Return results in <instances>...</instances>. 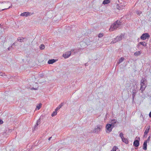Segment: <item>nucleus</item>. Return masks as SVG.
I'll list each match as a JSON object with an SVG mask.
<instances>
[{
  "label": "nucleus",
  "mask_w": 151,
  "mask_h": 151,
  "mask_svg": "<svg viewBox=\"0 0 151 151\" xmlns=\"http://www.w3.org/2000/svg\"><path fill=\"white\" fill-rule=\"evenodd\" d=\"M114 127H113L112 124H107L106 126V131L107 133H109L111 132L112 129Z\"/></svg>",
  "instance_id": "obj_2"
},
{
  "label": "nucleus",
  "mask_w": 151,
  "mask_h": 151,
  "mask_svg": "<svg viewBox=\"0 0 151 151\" xmlns=\"http://www.w3.org/2000/svg\"><path fill=\"white\" fill-rule=\"evenodd\" d=\"M124 60V58L122 57L120 58L118 62L117 63V64H119L120 63L122 62Z\"/></svg>",
  "instance_id": "obj_20"
},
{
  "label": "nucleus",
  "mask_w": 151,
  "mask_h": 151,
  "mask_svg": "<svg viewBox=\"0 0 151 151\" xmlns=\"http://www.w3.org/2000/svg\"><path fill=\"white\" fill-rule=\"evenodd\" d=\"M7 3L8 4V3H10V2H7Z\"/></svg>",
  "instance_id": "obj_42"
},
{
  "label": "nucleus",
  "mask_w": 151,
  "mask_h": 151,
  "mask_svg": "<svg viewBox=\"0 0 151 151\" xmlns=\"http://www.w3.org/2000/svg\"><path fill=\"white\" fill-rule=\"evenodd\" d=\"M123 37L124 35L122 34L120 35V36H117L116 38L114 39L111 41V44L114 43L118 41H119L122 40Z\"/></svg>",
  "instance_id": "obj_5"
},
{
  "label": "nucleus",
  "mask_w": 151,
  "mask_h": 151,
  "mask_svg": "<svg viewBox=\"0 0 151 151\" xmlns=\"http://www.w3.org/2000/svg\"><path fill=\"white\" fill-rule=\"evenodd\" d=\"M42 105V104L40 103V104L37 105L36 106V110L37 109L39 110L40 109V108H41V106Z\"/></svg>",
  "instance_id": "obj_23"
},
{
  "label": "nucleus",
  "mask_w": 151,
  "mask_h": 151,
  "mask_svg": "<svg viewBox=\"0 0 151 151\" xmlns=\"http://www.w3.org/2000/svg\"><path fill=\"white\" fill-rule=\"evenodd\" d=\"M140 85L141 87L140 90L142 92L143 91L145 90V88H146L147 86V84L143 83L142 82H141Z\"/></svg>",
  "instance_id": "obj_8"
},
{
  "label": "nucleus",
  "mask_w": 151,
  "mask_h": 151,
  "mask_svg": "<svg viewBox=\"0 0 151 151\" xmlns=\"http://www.w3.org/2000/svg\"><path fill=\"white\" fill-rule=\"evenodd\" d=\"M12 46H11V47H9L8 48V49L9 50H10V49H11L12 48Z\"/></svg>",
  "instance_id": "obj_39"
},
{
  "label": "nucleus",
  "mask_w": 151,
  "mask_h": 151,
  "mask_svg": "<svg viewBox=\"0 0 151 151\" xmlns=\"http://www.w3.org/2000/svg\"><path fill=\"white\" fill-rule=\"evenodd\" d=\"M12 7V5H11V6H10L8 8H6V9H2V10L3 11V10H4L5 9H8L9 8H11Z\"/></svg>",
  "instance_id": "obj_33"
},
{
  "label": "nucleus",
  "mask_w": 151,
  "mask_h": 151,
  "mask_svg": "<svg viewBox=\"0 0 151 151\" xmlns=\"http://www.w3.org/2000/svg\"><path fill=\"white\" fill-rule=\"evenodd\" d=\"M32 89L35 90H37V88H32Z\"/></svg>",
  "instance_id": "obj_37"
},
{
  "label": "nucleus",
  "mask_w": 151,
  "mask_h": 151,
  "mask_svg": "<svg viewBox=\"0 0 151 151\" xmlns=\"http://www.w3.org/2000/svg\"><path fill=\"white\" fill-rule=\"evenodd\" d=\"M150 137L149 136V137H148L147 139V140H146V141H147V142H149L150 141Z\"/></svg>",
  "instance_id": "obj_34"
},
{
  "label": "nucleus",
  "mask_w": 151,
  "mask_h": 151,
  "mask_svg": "<svg viewBox=\"0 0 151 151\" xmlns=\"http://www.w3.org/2000/svg\"><path fill=\"white\" fill-rule=\"evenodd\" d=\"M147 141H145L143 144V149L145 150L147 149Z\"/></svg>",
  "instance_id": "obj_13"
},
{
  "label": "nucleus",
  "mask_w": 151,
  "mask_h": 151,
  "mask_svg": "<svg viewBox=\"0 0 151 151\" xmlns=\"http://www.w3.org/2000/svg\"><path fill=\"white\" fill-rule=\"evenodd\" d=\"M17 40L19 41L22 42L25 41H26L27 38H23L22 37H19L17 38Z\"/></svg>",
  "instance_id": "obj_11"
},
{
  "label": "nucleus",
  "mask_w": 151,
  "mask_h": 151,
  "mask_svg": "<svg viewBox=\"0 0 151 151\" xmlns=\"http://www.w3.org/2000/svg\"><path fill=\"white\" fill-rule=\"evenodd\" d=\"M57 114V111L55 110V111L53 112L51 114V116L52 117H53L55 115H56Z\"/></svg>",
  "instance_id": "obj_24"
},
{
  "label": "nucleus",
  "mask_w": 151,
  "mask_h": 151,
  "mask_svg": "<svg viewBox=\"0 0 151 151\" xmlns=\"http://www.w3.org/2000/svg\"><path fill=\"white\" fill-rule=\"evenodd\" d=\"M86 64H85V66H86Z\"/></svg>",
  "instance_id": "obj_43"
},
{
  "label": "nucleus",
  "mask_w": 151,
  "mask_h": 151,
  "mask_svg": "<svg viewBox=\"0 0 151 151\" xmlns=\"http://www.w3.org/2000/svg\"><path fill=\"white\" fill-rule=\"evenodd\" d=\"M122 140L123 142H124L126 144H128L129 143V141L127 138L124 137Z\"/></svg>",
  "instance_id": "obj_18"
},
{
  "label": "nucleus",
  "mask_w": 151,
  "mask_h": 151,
  "mask_svg": "<svg viewBox=\"0 0 151 151\" xmlns=\"http://www.w3.org/2000/svg\"><path fill=\"white\" fill-rule=\"evenodd\" d=\"M45 46L43 44L41 45L40 47V49L41 50H43L45 48Z\"/></svg>",
  "instance_id": "obj_25"
},
{
  "label": "nucleus",
  "mask_w": 151,
  "mask_h": 151,
  "mask_svg": "<svg viewBox=\"0 0 151 151\" xmlns=\"http://www.w3.org/2000/svg\"><path fill=\"white\" fill-rule=\"evenodd\" d=\"M61 108L60 107L58 106L55 109V110L57 111L59 109Z\"/></svg>",
  "instance_id": "obj_32"
},
{
  "label": "nucleus",
  "mask_w": 151,
  "mask_h": 151,
  "mask_svg": "<svg viewBox=\"0 0 151 151\" xmlns=\"http://www.w3.org/2000/svg\"><path fill=\"white\" fill-rule=\"evenodd\" d=\"M110 2V0H105L103 2L102 4H107L109 3Z\"/></svg>",
  "instance_id": "obj_19"
},
{
  "label": "nucleus",
  "mask_w": 151,
  "mask_h": 151,
  "mask_svg": "<svg viewBox=\"0 0 151 151\" xmlns=\"http://www.w3.org/2000/svg\"><path fill=\"white\" fill-rule=\"evenodd\" d=\"M140 45H142L144 46H146L147 45V43L145 42H140L138 43V45L139 46Z\"/></svg>",
  "instance_id": "obj_16"
},
{
  "label": "nucleus",
  "mask_w": 151,
  "mask_h": 151,
  "mask_svg": "<svg viewBox=\"0 0 151 151\" xmlns=\"http://www.w3.org/2000/svg\"><path fill=\"white\" fill-rule=\"evenodd\" d=\"M3 123V121L0 119V124H2Z\"/></svg>",
  "instance_id": "obj_35"
},
{
  "label": "nucleus",
  "mask_w": 151,
  "mask_h": 151,
  "mask_svg": "<svg viewBox=\"0 0 151 151\" xmlns=\"http://www.w3.org/2000/svg\"><path fill=\"white\" fill-rule=\"evenodd\" d=\"M57 60L54 59L49 60L48 61V63L49 64H52L56 62Z\"/></svg>",
  "instance_id": "obj_14"
},
{
  "label": "nucleus",
  "mask_w": 151,
  "mask_h": 151,
  "mask_svg": "<svg viewBox=\"0 0 151 151\" xmlns=\"http://www.w3.org/2000/svg\"><path fill=\"white\" fill-rule=\"evenodd\" d=\"M141 82H142L143 83L147 84V81L146 78H142Z\"/></svg>",
  "instance_id": "obj_21"
},
{
  "label": "nucleus",
  "mask_w": 151,
  "mask_h": 151,
  "mask_svg": "<svg viewBox=\"0 0 151 151\" xmlns=\"http://www.w3.org/2000/svg\"><path fill=\"white\" fill-rule=\"evenodd\" d=\"M0 76H6L5 73L0 72Z\"/></svg>",
  "instance_id": "obj_30"
},
{
  "label": "nucleus",
  "mask_w": 151,
  "mask_h": 151,
  "mask_svg": "<svg viewBox=\"0 0 151 151\" xmlns=\"http://www.w3.org/2000/svg\"><path fill=\"white\" fill-rule=\"evenodd\" d=\"M141 53V51L136 52L134 53V55L136 56H137L140 55Z\"/></svg>",
  "instance_id": "obj_22"
},
{
  "label": "nucleus",
  "mask_w": 151,
  "mask_h": 151,
  "mask_svg": "<svg viewBox=\"0 0 151 151\" xmlns=\"http://www.w3.org/2000/svg\"><path fill=\"white\" fill-rule=\"evenodd\" d=\"M40 119H39L37 121V122L36 123V124L35 126V128H36L37 126L40 124Z\"/></svg>",
  "instance_id": "obj_17"
},
{
  "label": "nucleus",
  "mask_w": 151,
  "mask_h": 151,
  "mask_svg": "<svg viewBox=\"0 0 151 151\" xmlns=\"http://www.w3.org/2000/svg\"><path fill=\"white\" fill-rule=\"evenodd\" d=\"M135 94H136V93L135 92H133L132 96V98H133V100L134 99V97H135Z\"/></svg>",
  "instance_id": "obj_29"
},
{
  "label": "nucleus",
  "mask_w": 151,
  "mask_h": 151,
  "mask_svg": "<svg viewBox=\"0 0 151 151\" xmlns=\"http://www.w3.org/2000/svg\"><path fill=\"white\" fill-rule=\"evenodd\" d=\"M102 128V125H99L94 128L92 132L98 133L101 131Z\"/></svg>",
  "instance_id": "obj_3"
},
{
  "label": "nucleus",
  "mask_w": 151,
  "mask_h": 151,
  "mask_svg": "<svg viewBox=\"0 0 151 151\" xmlns=\"http://www.w3.org/2000/svg\"><path fill=\"white\" fill-rule=\"evenodd\" d=\"M103 34L101 33H100L99 34L98 37L99 38L103 36Z\"/></svg>",
  "instance_id": "obj_31"
},
{
  "label": "nucleus",
  "mask_w": 151,
  "mask_h": 151,
  "mask_svg": "<svg viewBox=\"0 0 151 151\" xmlns=\"http://www.w3.org/2000/svg\"><path fill=\"white\" fill-rule=\"evenodd\" d=\"M119 137L122 139L124 137V134L122 132H120L119 134Z\"/></svg>",
  "instance_id": "obj_26"
},
{
  "label": "nucleus",
  "mask_w": 151,
  "mask_h": 151,
  "mask_svg": "<svg viewBox=\"0 0 151 151\" xmlns=\"http://www.w3.org/2000/svg\"><path fill=\"white\" fill-rule=\"evenodd\" d=\"M126 5V2L121 3L117 5L116 8L119 10H122L125 8Z\"/></svg>",
  "instance_id": "obj_4"
},
{
  "label": "nucleus",
  "mask_w": 151,
  "mask_h": 151,
  "mask_svg": "<svg viewBox=\"0 0 151 151\" xmlns=\"http://www.w3.org/2000/svg\"><path fill=\"white\" fill-rule=\"evenodd\" d=\"M32 15V14L29 12H25L21 13L20 14V16L24 17H27L31 15Z\"/></svg>",
  "instance_id": "obj_9"
},
{
  "label": "nucleus",
  "mask_w": 151,
  "mask_h": 151,
  "mask_svg": "<svg viewBox=\"0 0 151 151\" xmlns=\"http://www.w3.org/2000/svg\"><path fill=\"white\" fill-rule=\"evenodd\" d=\"M142 12L139 11H137L136 12V14L138 15H139L140 14H142Z\"/></svg>",
  "instance_id": "obj_28"
},
{
  "label": "nucleus",
  "mask_w": 151,
  "mask_h": 151,
  "mask_svg": "<svg viewBox=\"0 0 151 151\" xmlns=\"http://www.w3.org/2000/svg\"><path fill=\"white\" fill-rule=\"evenodd\" d=\"M149 115L150 117L151 118V111L149 113Z\"/></svg>",
  "instance_id": "obj_38"
},
{
  "label": "nucleus",
  "mask_w": 151,
  "mask_h": 151,
  "mask_svg": "<svg viewBox=\"0 0 151 151\" xmlns=\"http://www.w3.org/2000/svg\"><path fill=\"white\" fill-rule=\"evenodd\" d=\"M73 51V50H71V51H68L63 54V56L65 58H69L71 55V52Z\"/></svg>",
  "instance_id": "obj_7"
},
{
  "label": "nucleus",
  "mask_w": 151,
  "mask_h": 151,
  "mask_svg": "<svg viewBox=\"0 0 151 151\" xmlns=\"http://www.w3.org/2000/svg\"><path fill=\"white\" fill-rule=\"evenodd\" d=\"M150 36L148 33H145L143 34L140 37V38L143 40H144L147 39H148Z\"/></svg>",
  "instance_id": "obj_6"
},
{
  "label": "nucleus",
  "mask_w": 151,
  "mask_h": 151,
  "mask_svg": "<svg viewBox=\"0 0 151 151\" xmlns=\"http://www.w3.org/2000/svg\"><path fill=\"white\" fill-rule=\"evenodd\" d=\"M51 138H52V137H50L49 138V139H48L49 140H51Z\"/></svg>",
  "instance_id": "obj_40"
},
{
  "label": "nucleus",
  "mask_w": 151,
  "mask_h": 151,
  "mask_svg": "<svg viewBox=\"0 0 151 151\" xmlns=\"http://www.w3.org/2000/svg\"><path fill=\"white\" fill-rule=\"evenodd\" d=\"M119 22L118 23V21L115 22L113 24H112L109 29V30L110 31H113L116 29L117 28L119 27L120 24L119 23Z\"/></svg>",
  "instance_id": "obj_1"
},
{
  "label": "nucleus",
  "mask_w": 151,
  "mask_h": 151,
  "mask_svg": "<svg viewBox=\"0 0 151 151\" xmlns=\"http://www.w3.org/2000/svg\"><path fill=\"white\" fill-rule=\"evenodd\" d=\"M63 105V103H61L59 105V106H60V107L61 108Z\"/></svg>",
  "instance_id": "obj_36"
},
{
  "label": "nucleus",
  "mask_w": 151,
  "mask_h": 151,
  "mask_svg": "<svg viewBox=\"0 0 151 151\" xmlns=\"http://www.w3.org/2000/svg\"><path fill=\"white\" fill-rule=\"evenodd\" d=\"M3 2H0V4H2V3H3Z\"/></svg>",
  "instance_id": "obj_41"
},
{
  "label": "nucleus",
  "mask_w": 151,
  "mask_h": 151,
  "mask_svg": "<svg viewBox=\"0 0 151 151\" xmlns=\"http://www.w3.org/2000/svg\"><path fill=\"white\" fill-rule=\"evenodd\" d=\"M110 123L112 125L113 127H114L116 125V124H117L118 123L116 119L111 120L110 121Z\"/></svg>",
  "instance_id": "obj_10"
},
{
  "label": "nucleus",
  "mask_w": 151,
  "mask_h": 151,
  "mask_svg": "<svg viewBox=\"0 0 151 151\" xmlns=\"http://www.w3.org/2000/svg\"><path fill=\"white\" fill-rule=\"evenodd\" d=\"M117 149H118V148L117 147L114 146L113 147L111 151H116Z\"/></svg>",
  "instance_id": "obj_27"
},
{
  "label": "nucleus",
  "mask_w": 151,
  "mask_h": 151,
  "mask_svg": "<svg viewBox=\"0 0 151 151\" xmlns=\"http://www.w3.org/2000/svg\"><path fill=\"white\" fill-rule=\"evenodd\" d=\"M139 145V140H136L134 141L133 143V145L134 146L137 147Z\"/></svg>",
  "instance_id": "obj_12"
},
{
  "label": "nucleus",
  "mask_w": 151,
  "mask_h": 151,
  "mask_svg": "<svg viewBox=\"0 0 151 151\" xmlns=\"http://www.w3.org/2000/svg\"><path fill=\"white\" fill-rule=\"evenodd\" d=\"M150 127L149 126L147 127L146 128L144 133V136H145L146 135H147V134L148 133L150 129Z\"/></svg>",
  "instance_id": "obj_15"
}]
</instances>
